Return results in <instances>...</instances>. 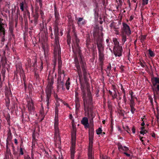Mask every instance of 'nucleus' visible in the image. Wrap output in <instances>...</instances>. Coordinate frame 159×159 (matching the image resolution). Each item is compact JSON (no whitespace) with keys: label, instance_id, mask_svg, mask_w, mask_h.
Instances as JSON below:
<instances>
[{"label":"nucleus","instance_id":"obj_1","mask_svg":"<svg viewBox=\"0 0 159 159\" xmlns=\"http://www.w3.org/2000/svg\"><path fill=\"white\" fill-rule=\"evenodd\" d=\"M75 47L77 49V52L78 54V57L80 64L81 65V68L83 72L84 78L85 81H87V74L85 67V63L82 60L81 54V51L80 50L79 43L80 40H72Z\"/></svg>","mask_w":159,"mask_h":159},{"label":"nucleus","instance_id":"obj_2","mask_svg":"<svg viewBox=\"0 0 159 159\" xmlns=\"http://www.w3.org/2000/svg\"><path fill=\"white\" fill-rule=\"evenodd\" d=\"M88 93L87 96L82 97L83 101L84 109L85 112L89 111L92 109V108L90 107L93 104V98L91 92H89L88 89Z\"/></svg>","mask_w":159,"mask_h":159},{"label":"nucleus","instance_id":"obj_3","mask_svg":"<svg viewBox=\"0 0 159 159\" xmlns=\"http://www.w3.org/2000/svg\"><path fill=\"white\" fill-rule=\"evenodd\" d=\"M53 79L52 78L51 80L49 81L48 84L46 89V98L45 102L47 103V108L48 109H49V104L50 102V99L51 95L52 90L53 88L52 85L53 83Z\"/></svg>","mask_w":159,"mask_h":159},{"label":"nucleus","instance_id":"obj_4","mask_svg":"<svg viewBox=\"0 0 159 159\" xmlns=\"http://www.w3.org/2000/svg\"><path fill=\"white\" fill-rule=\"evenodd\" d=\"M54 53L55 56L58 55V64L61 65V48L60 47L59 40H55L54 43Z\"/></svg>","mask_w":159,"mask_h":159},{"label":"nucleus","instance_id":"obj_5","mask_svg":"<svg viewBox=\"0 0 159 159\" xmlns=\"http://www.w3.org/2000/svg\"><path fill=\"white\" fill-rule=\"evenodd\" d=\"M76 129L75 127H73L71 131L72 143L70 147L71 155H74L75 152V142L76 139Z\"/></svg>","mask_w":159,"mask_h":159},{"label":"nucleus","instance_id":"obj_6","mask_svg":"<svg viewBox=\"0 0 159 159\" xmlns=\"http://www.w3.org/2000/svg\"><path fill=\"white\" fill-rule=\"evenodd\" d=\"M122 24V27L121 28L123 37L122 40H126L127 39L126 36L125 34L129 36L131 34V31L129 26L126 23L123 22Z\"/></svg>","mask_w":159,"mask_h":159},{"label":"nucleus","instance_id":"obj_7","mask_svg":"<svg viewBox=\"0 0 159 159\" xmlns=\"http://www.w3.org/2000/svg\"><path fill=\"white\" fill-rule=\"evenodd\" d=\"M93 135H89V147L88 150V159H94L93 154L92 152V147Z\"/></svg>","mask_w":159,"mask_h":159},{"label":"nucleus","instance_id":"obj_8","mask_svg":"<svg viewBox=\"0 0 159 159\" xmlns=\"http://www.w3.org/2000/svg\"><path fill=\"white\" fill-rule=\"evenodd\" d=\"M81 85L80 89L82 92V97L86 96V90L87 92V94L88 93V89L89 90V92H91L89 85L87 81H85V83H81Z\"/></svg>","mask_w":159,"mask_h":159},{"label":"nucleus","instance_id":"obj_9","mask_svg":"<svg viewBox=\"0 0 159 159\" xmlns=\"http://www.w3.org/2000/svg\"><path fill=\"white\" fill-rule=\"evenodd\" d=\"M74 61L75 66L78 71V75L80 78L82 77V72L80 66L79 64V62L77 56L75 55L74 58Z\"/></svg>","mask_w":159,"mask_h":159},{"label":"nucleus","instance_id":"obj_10","mask_svg":"<svg viewBox=\"0 0 159 159\" xmlns=\"http://www.w3.org/2000/svg\"><path fill=\"white\" fill-rule=\"evenodd\" d=\"M58 117H55L54 128L55 129V135L56 137H59V130L58 128Z\"/></svg>","mask_w":159,"mask_h":159},{"label":"nucleus","instance_id":"obj_11","mask_svg":"<svg viewBox=\"0 0 159 159\" xmlns=\"http://www.w3.org/2000/svg\"><path fill=\"white\" fill-rule=\"evenodd\" d=\"M122 46H118L117 47H114L113 53L116 57H120L122 55Z\"/></svg>","mask_w":159,"mask_h":159},{"label":"nucleus","instance_id":"obj_12","mask_svg":"<svg viewBox=\"0 0 159 159\" xmlns=\"http://www.w3.org/2000/svg\"><path fill=\"white\" fill-rule=\"evenodd\" d=\"M27 106L28 108L29 111L31 112L32 111H34V103L32 100L27 101Z\"/></svg>","mask_w":159,"mask_h":159},{"label":"nucleus","instance_id":"obj_13","mask_svg":"<svg viewBox=\"0 0 159 159\" xmlns=\"http://www.w3.org/2000/svg\"><path fill=\"white\" fill-rule=\"evenodd\" d=\"M97 44L98 48V51H103L104 49L102 40H97Z\"/></svg>","mask_w":159,"mask_h":159},{"label":"nucleus","instance_id":"obj_14","mask_svg":"<svg viewBox=\"0 0 159 159\" xmlns=\"http://www.w3.org/2000/svg\"><path fill=\"white\" fill-rule=\"evenodd\" d=\"M81 123L84 126V128H88L89 127L88 120L87 117H83L81 121Z\"/></svg>","mask_w":159,"mask_h":159},{"label":"nucleus","instance_id":"obj_15","mask_svg":"<svg viewBox=\"0 0 159 159\" xmlns=\"http://www.w3.org/2000/svg\"><path fill=\"white\" fill-rule=\"evenodd\" d=\"M103 51H99L98 52L99 60L102 64L104 60V54L103 53Z\"/></svg>","mask_w":159,"mask_h":159},{"label":"nucleus","instance_id":"obj_16","mask_svg":"<svg viewBox=\"0 0 159 159\" xmlns=\"http://www.w3.org/2000/svg\"><path fill=\"white\" fill-rule=\"evenodd\" d=\"M86 23V21L84 20L83 18L80 17L78 18L77 24L79 26H81Z\"/></svg>","mask_w":159,"mask_h":159},{"label":"nucleus","instance_id":"obj_17","mask_svg":"<svg viewBox=\"0 0 159 159\" xmlns=\"http://www.w3.org/2000/svg\"><path fill=\"white\" fill-rule=\"evenodd\" d=\"M152 86H155L156 85L159 84V78L154 77L151 79Z\"/></svg>","mask_w":159,"mask_h":159},{"label":"nucleus","instance_id":"obj_18","mask_svg":"<svg viewBox=\"0 0 159 159\" xmlns=\"http://www.w3.org/2000/svg\"><path fill=\"white\" fill-rule=\"evenodd\" d=\"M88 116L89 119H93L95 117V114L94 113L92 109H91V110L87 112Z\"/></svg>","mask_w":159,"mask_h":159},{"label":"nucleus","instance_id":"obj_19","mask_svg":"<svg viewBox=\"0 0 159 159\" xmlns=\"http://www.w3.org/2000/svg\"><path fill=\"white\" fill-rule=\"evenodd\" d=\"M86 45L88 48H91L93 47V43L91 40H86Z\"/></svg>","mask_w":159,"mask_h":159},{"label":"nucleus","instance_id":"obj_20","mask_svg":"<svg viewBox=\"0 0 159 159\" xmlns=\"http://www.w3.org/2000/svg\"><path fill=\"white\" fill-rule=\"evenodd\" d=\"M57 82V87L60 88H61L63 90H64L65 88H64L63 86L64 84V83L62 81H61L60 80V82H59V80H58Z\"/></svg>","mask_w":159,"mask_h":159},{"label":"nucleus","instance_id":"obj_21","mask_svg":"<svg viewBox=\"0 0 159 159\" xmlns=\"http://www.w3.org/2000/svg\"><path fill=\"white\" fill-rule=\"evenodd\" d=\"M70 78H68L67 80H66V82L65 84V85L66 87V89L67 90L69 89L70 85Z\"/></svg>","mask_w":159,"mask_h":159},{"label":"nucleus","instance_id":"obj_22","mask_svg":"<svg viewBox=\"0 0 159 159\" xmlns=\"http://www.w3.org/2000/svg\"><path fill=\"white\" fill-rule=\"evenodd\" d=\"M7 139L11 141L12 139V134L11 130L9 129L7 133Z\"/></svg>","mask_w":159,"mask_h":159},{"label":"nucleus","instance_id":"obj_23","mask_svg":"<svg viewBox=\"0 0 159 159\" xmlns=\"http://www.w3.org/2000/svg\"><path fill=\"white\" fill-rule=\"evenodd\" d=\"M42 48H43V49L44 50L45 57H46L47 56V53L46 52V45H45V43L44 44V43H43V42H42Z\"/></svg>","mask_w":159,"mask_h":159},{"label":"nucleus","instance_id":"obj_24","mask_svg":"<svg viewBox=\"0 0 159 159\" xmlns=\"http://www.w3.org/2000/svg\"><path fill=\"white\" fill-rule=\"evenodd\" d=\"M6 156L9 157V156H11V150L9 148H6Z\"/></svg>","mask_w":159,"mask_h":159},{"label":"nucleus","instance_id":"obj_25","mask_svg":"<svg viewBox=\"0 0 159 159\" xmlns=\"http://www.w3.org/2000/svg\"><path fill=\"white\" fill-rule=\"evenodd\" d=\"M153 91H159V84L155 86H152Z\"/></svg>","mask_w":159,"mask_h":159},{"label":"nucleus","instance_id":"obj_26","mask_svg":"<svg viewBox=\"0 0 159 159\" xmlns=\"http://www.w3.org/2000/svg\"><path fill=\"white\" fill-rule=\"evenodd\" d=\"M94 135V129L93 127L90 128L89 130V135Z\"/></svg>","mask_w":159,"mask_h":159},{"label":"nucleus","instance_id":"obj_27","mask_svg":"<svg viewBox=\"0 0 159 159\" xmlns=\"http://www.w3.org/2000/svg\"><path fill=\"white\" fill-rule=\"evenodd\" d=\"M6 119L7 120V122L8 123V125H10V116L9 114L8 113L6 116Z\"/></svg>","mask_w":159,"mask_h":159},{"label":"nucleus","instance_id":"obj_28","mask_svg":"<svg viewBox=\"0 0 159 159\" xmlns=\"http://www.w3.org/2000/svg\"><path fill=\"white\" fill-rule=\"evenodd\" d=\"M129 106L130 107L134 106H135V103L133 99H131L130 100Z\"/></svg>","mask_w":159,"mask_h":159},{"label":"nucleus","instance_id":"obj_29","mask_svg":"<svg viewBox=\"0 0 159 159\" xmlns=\"http://www.w3.org/2000/svg\"><path fill=\"white\" fill-rule=\"evenodd\" d=\"M25 4V2H22L20 4V9L21 11H23L24 10V5Z\"/></svg>","mask_w":159,"mask_h":159},{"label":"nucleus","instance_id":"obj_30","mask_svg":"<svg viewBox=\"0 0 159 159\" xmlns=\"http://www.w3.org/2000/svg\"><path fill=\"white\" fill-rule=\"evenodd\" d=\"M58 109L57 107H55V117H58Z\"/></svg>","mask_w":159,"mask_h":159},{"label":"nucleus","instance_id":"obj_31","mask_svg":"<svg viewBox=\"0 0 159 159\" xmlns=\"http://www.w3.org/2000/svg\"><path fill=\"white\" fill-rule=\"evenodd\" d=\"M149 54L151 57H154L155 56V54L154 52L150 49L148 50Z\"/></svg>","mask_w":159,"mask_h":159},{"label":"nucleus","instance_id":"obj_32","mask_svg":"<svg viewBox=\"0 0 159 159\" xmlns=\"http://www.w3.org/2000/svg\"><path fill=\"white\" fill-rule=\"evenodd\" d=\"M115 46L114 47H117L118 46H120L119 45V43L118 40H113Z\"/></svg>","mask_w":159,"mask_h":159},{"label":"nucleus","instance_id":"obj_33","mask_svg":"<svg viewBox=\"0 0 159 159\" xmlns=\"http://www.w3.org/2000/svg\"><path fill=\"white\" fill-rule=\"evenodd\" d=\"M117 145L119 149H121L123 150H124V149L123 148V147L120 143H118L117 144Z\"/></svg>","mask_w":159,"mask_h":159},{"label":"nucleus","instance_id":"obj_34","mask_svg":"<svg viewBox=\"0 0 159 159\" xmlns=\"http://www.w3.org/2000/svg\"><path fill=\"white\" fill-rule=\"evenodd\" d=\"M102 129L101 128H99L96 130L97 134L98 135L102 133Z\"/></svg>","mask_w":159,"mask_h":159},{"label":"nucleus","instance_id":"obj_35","mask_svg":"<svg viewBox=\"0 0 159 159\" xmlns=\"http://www.w3.org/2000/svg\"><path fill=\"white\" fill-rule=\"evenodd\" d=\"M130 111L132 114H134V111L136 110V109L134 108V106L130 107Z\"/></svg>","mask_w":159,"mask_h":159},{"label":"nucleus","instance_id":"obj_36","mask_svg":"<svg viewBox=\"0 0 159 159\" xmlns=\"http://www.w3.org/2000/svg\"><path fill=\"white\" fill-rule=\"evenodd\" d=\"M55 16L56 18V21L57 20L59 19V14L58 12L55 11Z\"/></svg>","mask_w":159,"mask_h":159},{"label":"nucleus","instance_id":"obj_37","mask_svg":"<svg viewBox=\"0 0 159 159\" xmlns=\"http://www.w3.org/2000/svg\"><path fill=\"white\" fill-rule=\"evenodd\" d=\"M75 109L77 111L79 109L80 107V103H75Z\"/></svg>","mask_w":159,"mask_h":159},{"label":"nucleus","instance_id":"obj_38","mask_svg":"<svg viewBox=\"0 0 159 159\" xmlns=\"http://www.w3.org/2000/svg\"><path fill=\"white\" fill-rule=\"evenodd\" d=\"M114 90L115 91V93L113 95H111L112 96V99H114L115 98H116L117 96V94L116 92V89H114Z\"/></svg>","mask_w":159,"mask_h":159},{"label":"nucleus","instance_id":"obj_39","mask_svg":"<svg viewBox=\"0 0 159 159\" xmlns=\"http://www.w3.org/2000/svg\"><path fill=\"white\" fill-rule=\"evenodd\" d=\"M111 64L110 63L108 66H107V70H105L106 71L107 73V70H108L109 71L111 69Z\"/></svg>","mask_w":159,"mask_h":159},{"label":"nucleus","instance_id":"obj_40","mask_svg":"<svg viewBox=\"0 0 159 159\" xmlns=\"http://www.w3.org/2000/svg\"><path fill=\"white\" fill-rule=\"evenodd\" d=\"M24 154V152L22 148L21 147L20 148V153H19V156L20 155H23Z\"/></svg>","mask_w":159,"mask_h":159},{"label":"nucleus","instance_id":"obj_41","mask_svg":"<svg viewBox=\"0 0 159 159\" xmlns=\"http://www.w3.org/2000/svg\"><path fill=\"white\" fill-rule=\"evenodd\" d=\"M154 92V99H156L155 93L158 96L159 95V91H153Z\"/></svg>","mask_w":159,"mask_h":159},{"label":"nucleus","instance_id":"obj_42","mask_svg":"<svg viewBox=\"0 0 159 159\" xmlns=\"http://www.w3.org/2000/svg\"><path fill=\"white\" fill-rule=\"evenodd\" d=\"M149 0H142L143 4L145 5L148 4Z\"/></svg>","mask_w":159,"mask_h":159},{"label":"nucleus","instance_id":"obj_43","mask_svg":"<svg viewBox=\"0 0 159 159\" xmlns=\"http://www.w3.org/2000/svg\"><path fill=\"white\" fill-rule=\"evenodd\" d=\"M148 131L147 130H144L143 131H140V133L141 134H142L143 135H144V134H145L146 133H148Z\"/></svg>","mask_w":159,"mask_h":159},{"label":"nucleus","instance_id":"obj_44","mask_svg":"<svg viewBox=\"0 0 159 159\" xmlns=\"http://www.w3.org/2000/svg\"><path fill=\"white\" fill-rule=\"evenodd\" d=\"M61 64H58V72L59 73L61 72Z\"/></svg>","mask_w":159,"mask_h":159},{"label":"nucleus","instance_id":"obj_45","mask_svg":"<svg viewBox=\"0 0 159 159\" xmlns=\"http://www.w3.org/2000/svg\"><path fill=\"white\" fill-rule=\"evenodd\" d=\"M54 33L56 35H57L58 34V30L57 28L56 27L55 29Z\"/></svg>","mask_w":159,"mask_h":159},{"label":"nucleus","instance_id":"obj_46","mask_svg":"<svg viewBox=\"0 0 159 159\" xmlns=\"http://www.w3.org/2000/svg\"><path fill=\"white\" fill-rule=\"evenodd\" d=\"M121 86V89L122 90L123 93L124 94H125V91L123 88V86L121 84H120Z\"/></svg>","mask_w":159,"mask_h":159},{"label":"nucleus","instance_id":"obj_47","mask_svg":"<svg viewBox=\"0 0 159 159\" xmlns=\"http://www.w3.org/2000/svg\"><path fill=\"white\" fill-rule=\"evenodd\" d=\"M34 18L36 20L38 17H39V14L37 13H36L34 15Z\"/></svg>","mask_w":159,"mask_h":159},{"label":"nucleus","instance_id":"obj_48","mask_svg":"<svg viewBox=\"0 0 159 159\" xmlns=\"http://www.w3.org/2000/svg\"><path fill=\"white\" fill-rule=\"evenodd\" d=\"M75 93V98H79V93L77 91H76Z\"/></svg>","mask_w":159,"mask_h":159},{"label":"nucleus","instance_id":"obj_49","mask_svg":"<svg viewBox=\"0 0 159 159\" xmlns=\"http://www.w3.org/2000/svg\"><path fill=\"white\" fill-rule=\"evenodd\" d=\"M34 63L33 66L35 67V66L37 64V60L36 59V58H35V59H34Z\"/></svg>","mask_w":159,"mask_h":159},{"label":"nucleus","instance_id":"obj_50","mask_svg":"<svg viewBox=\"0 0 159 159\" xmlns=\"http://www.w3.org/2000/svg\"><path fill=\"white\" fill-rule=\"evenodd\" d=\"M75 103H78L80 102L79 98H75Z\"/></svg>","mask_w":159,"mask_h":159},{"label":"nucleus","instance_id":"obj_51","mask_svg":"<svg viewBox=\"0 0 159 159\" xmlns=\"http://www.w3.org/2000/svg\"><path fill=\"white\" fill-rule=\"evenodd\" d=\"M34 77L37 79H38L39 78V76L38 74L35 72L34 74Z\"/></svg>","mask_w":159,"mask_h":159},{"label":"nucleus","instance_id":"obj_52","mask_svg":"<svg viewBox=\"0 0 159 159\" xmlns=\"http://www.w3.org/2000/svg\"><path fill=\"white\" fill-rule=\"evenodd\" d=\"M55 100H56V101L57 103L58 102V101H61V102H62V100L60 98L58 97Z\"/></svg>","mask_w":159,"mask_h":159},{"label":"nucleus","instance_id":"obj_53","mask_svg":"<svg viewBox=\"0 0 159 159\" xmlns=\"http://www.w3.org/2000/svg\"><path fill=\"white\" fill-rule=\"evenodd\" d=\"M28 66L30 68L31 67V63L30 60V61L29 60L28 61Z\"/></svg>","mask_w":159,"mask_h":159},{"label":"nucleus","instance_id":"obj_54","mask_svg":"<svg viewBox=\"0 0 159 159\" xmlns=\"http://www.w3.org/2000/svg\"><path fill=\"white\" fill-rule=\"evenodd\" d=\"M9 140L7 139L6 140V148H7H7H9L8 146L9 145Z\"/></svg>","mask_w":159,"mask_h":159},{"label":"nucleus","instance_id":"obj_55","mask_svg":"<svg viewBox=\"0 0 159 159\" xmlns=\"http://www.w3.org/2000/svg\"><path fill=\"white\" fill-rule=\"evenodd\" d=\"M58 73H59V75H61V74H63V75H64V76H65L64 71L63 70H61V72H60V73L58 72Z\"/></svg>","mask_w":159,"mask_h":159},{"label":"nucleus","instance_id":"obj_56","mask_svg":"<svg viewBox=\"0 0 159 159\" xmlns=\"http://www.w3.org/2000/svg\"><path fill=\"white\" fill-rule=\"evenodd\" d=\"M139 63L140 64V66L143 67L144 68L145 67V65L142 63L141 61H140L139 62Z\"/></svg>","mask_w":159,"mask_h":159},{"label":"nucleus","instance_id":"obj_57","mask_svg":"<svg viewBox=\"0 0 159 159\" xmlns=\"http://www.w3.org/2000/svg\"><path fill=\"white\" fill-rule=\"evenodd\" d=\"M134 94V92H131V93H129V94L131 96V99H133V94Z\"/></svg>","mask_w":159,"mask_h":159},{"label":"nucleus","instance_id":"obj_58","mask_svg":"<svg viewBox=\"0 0 159 159\" xmlns=\"http://www.w3.org/2000/svg\"><path fill=\"white\" fill-rule=\"evenodd\" d=\"M132 132L134 134H135V128L134 126H133L132 129Z\"/></svg>","mask_w":159,"mask_h":159},{"label":"nucleus","instance_id":"obj_59","mask_svg":"<svg viewBox=\"0 0 159 159\" xmlns=\"http://www.w3.org/2000/svg\"><path fill=\"white\" fill-rule=\"evenodd\" d=\"M123 99L124 100V101H125V102H126V99L125 97V94H124L123 97Z\"/></svg>","mask_w":159,"mask_h":159},{"label":"nucleus","instance_id":"obj_60","mask_svg":"<svg viewBox=\"0 0 159 159\" xmlns=\"http://www.w3.org/2000/svg\"><path fill=\"white\" fill-rule=\"evenodd\" d=\"M146 36L145 35H142L141 40H144L146 39Z\"/></svg>","mask_w":159,"mask_h":159},{"label":"nucleus","instance_id":"obj_61","mask_svg":"<svg viewBox=\"0 0 159 159\" xmlns=\"http://www.w3.org/2000/svg\"><path fill=\"white\" fill-rule=\"evenodd\" d=\"M139 137L140 138V140L141 141V142H143V138H145L143 137H142L140 135L139 136Z\"/></svg>","mask_w":159,"mask_h":159},{"label":"nucleus","instance_id":"obj_62","mask_svg":"<svg viewBox=\"0 0 159 159\" xmlns=\"http://www.w3.org/2000/svg\"><path fill=\"white\" fill-rule=\"evenodd\" d=\"M143 119H142V121H143L142 122V123L141 124V125L142 126H144V125H145V123H144V121L143 120Z\"/></svg>","mask_w":159,"mask_h":159},{"label":"nucleus","instance_id":"obj_63","mask_svg":"<svg viewBox=\"0 0 159 159\" xmlns=\"http://www.w3.org/2000/svg\"><path fill=\"white\" fill-rule=\"evenodd\" d=\"M39 2L40 6L42 7V1L41 0H39Z\"/></svg>","mask_w":159,"mask_h":159},{"label":"nucleus","instance_id":"obj_64","mask_svg":"<svg viewBox=\"0 0 159 159\" xmlns=\"http://www.w3.org/2000/svg\"><path fill=\"white\" fill-rule=\"evenodd\" d=\"M25 159H31L29 155L25 156Z\"/></svg>","mask_w":159,"mask_h":159}]
</instances>
